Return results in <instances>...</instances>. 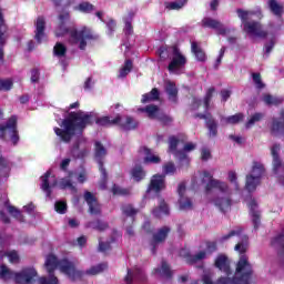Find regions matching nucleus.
<instances>
[{"label": "nucleus", "mask_w": 284, "mask_h": 284, "mask_svg": "<svg viewBox=\"0 0 284 284\" xmlns=\"http://www.w3.org/2000/svg\"><path fill=\"white\" fill-rule=\"evenodd\" d=\"M121 210H122V214L124 216H128L131 219H134V216L136 214H139V211L136 209H134V206L132 204H126V205L122 206Z\"/></svg>", "instance_id": "obj_48"}, {"label": "nucleus", "mask_w": 284, "mask_h": 284, "mask_svg": "<svg viewBox=\"0 0 284 284\" xmlns=\"http://www.w3.org/2000/svg\"><path fill=\"white\" fill-rule=\"evenodd\" d=\"M44 38H45V18L38 17L36 21L34 39L37 43H43Z\"/></svg>", "instance_id": "obj_22"}, {"label": "nucleus", "mask_w": 284, "mask_h": 284, "mask_svg": "<svg viewBox=\"0 0 284 284\" xmlns=\"http://www.w3.org/2000/svg\"><path fill=\"white\" fill-rule=\"evenodd\" d=\"M268 10L274 14V17H277L281 19L283 17L284 7L283 4L278 3L276 0H268L267 1Z\"/></svg>", "instance_id": "obj_32"}, {"label": "nucleus", "mask_w": 284, "mask_h": 284, "mask_svg": "<svg viewBox=\"0 0 284 284\" xmlns=\"http://www.w3.org/2000/svg\"><path fill=\"white\" fill-rule=\"evenodd\" d=\"M236 13L239 19H241L243 26H245V23H250V14H252V12L245 11L243 9H236Z\"/></svg>", "instance_id": "obj_52"}, {"label": "nucleus", "mask_w": 284, "mask_h": 284, "mask_svg": "<svg viewBox=\"0 0 284 284\" xmlns=\"http://www.w3.org/2000/svg\"><path fill=\"white\" fill-rule=\"evenodd\" d=\"M60 187L61 190H71L72 192H77V186H74V184H72L71 180L68 179H62L60 181Z\"/></svg>", "instance_id": "obj_57"}, {"label": "nucleus", "mask_w": 284, "mask_h": 284, "mask_svg": "<svg viewBox=\"0 0 284 284\" xmlns=\"http://www.w3.org/2000/svg\"><path fill=\"white\" fill-rule=\"evenodd\" d=\"M126 284L132 283H145L148 281V275L145 272L139 267L133 270L128 268L126 276L124 277Z\"/></svg>", "instance_id": "obj_15"}, {"label": "nucleus", "mask_w": 284, "mask_h": 284, "mask_svg": "<svg viewBox=\"0 0 284 284\" xmlns=\"http://www.w3.org/2000/svg\"><path fill=\"white\" fill-rule=\"evenodd\" d=\"M139 153L144 154V165H159V163H161V156L154 155L152 149L148 146H140Z\"/></svg>", "instance_id": "obj_19"}, {"label": "nucleus", "mask_w": 284, "mask_h": 284, "mask_svg": "<svg viewBox=\"0 0 284 284\" xmlns=\"http://www.w3.org/2000/svg\"><path fill=\"white\" fill-rule=\"evenodd\" d=\"M132 68H134V63L132 62V60H125L123 68L120 69L119 78L125 79V77H128V74L132 72Z\"/></svg>", "instance_id": "obj_43"}, {"label": "nucleus", "mask_w": 284, "mask_h": 284, "mask_svg": "<svg viewBox=\"0 0 284 284\" xmlns=\"http://www.w3.org/2000/svg\"><path fill=\"white\" fill-rule=\"evenodd\" d=\"M181 141L182 140L176 138L175 135H170L168 152L170 154H173V156L178 159L180 162L185 161L186 165H190V158L187 156V153L179 150V143H181Z\"/></svg>", "instance_id": "obj_9"}, {"label": "nucleus", "mask_w": 284, "mask_h": 284, "mask_svg": "<svg viewBox=\"0 0 284 284\" xmlns=\"http://www.w3.org/2000/svg\"><path fill=\"white\" fill-rule=\"evenodd\" d=\"M207 256V253L205 251H200L197 254H186V263L189 265H194V263H199V261H203Z\"/></svg>", "instance_id": "obj_42"}, {"label": "nucleus", "mask_w": 284, "mask_h": 284, "mask_svg": "<svg viewBox=\"0 0 284 284\" xmlns=\"http://www.w3.org/2000/svg\"><path fill=\"white\" fill-rule=\"evenodd\" d=\"M185 3H187V0L165 2V8H166V10H181V8H183V6H185Z\"/></svg>", "instance_id": "obj_50"}, {"label": "nucleus", "mask_w": 284, "mask_h": 284, "mask_svg": "<svg viewBox=\"0 0 284 284\" xmlns=\"http://www.w3.org/2000/svg\"><path fill=\"white\" fill-rule=\"evenodd\" d=\"M271 247H274L278 256H284V229L271 240Z\"/></svg>", "instance_id": "obj_24"}, {"label": "nucleus", "mask_w": 284, "mask_h": 284, "mask_svg": "<svg viewBox=\"0 0 284 284\" xmlns=\"http://www.w3.org/2000/svg\"><path fill=\"white\" fill-rule=\"evenodd\" d=\"M58 19L57 37H65V34H69L70 42L73 45L79 44V50H85V48H88V41H99V34L94 33V31L88 27H82L81 30L65 27V21H70V11H61Z\"/></svg>", "instance_id": "obj_2"}, {"label": "nucleus", "mask_w": 284, "mask_h": 284, "mask_svg": "<svg viewBox=\"0 0 284 284\" xmlns=\"http://www.w3.org/2000/svg\"><path fill=\"white\" fill-rule=\"evenodd\" d=\"M38 273L34 267L22 268L21 272L14 273L6 264L0 266V278L2 281H14L16 284H30L37 278Z\"/></svg>", "instance_id": "obj_5"}, {"label": "nucleus", "mask_w": 284, "mask_h": 284, "mask_svg": "<svg viewBox=\"0 0 284 284\" xmlns=\"http://www.w3.org/2000/svg\"><path fill=\"white\" fill-rule=\"evenodd\" d=\"M155 274H160V276H162L163 278H172L173 276V272L172 268L170 267V264H168V262H165V260H162L161 262V268H155L154 270Z\"/></svg>", "instance_id": "obj_33"}, {"label": "nucleus", "mask_w": 284, "mask_h": 284, "mask_svg": "<svg viewBox=\"0 0 284 284\" xmlns=\"http://www.w3.org/2000/svg\"><path fill=\"white\" fill-rule=\"evenodd\" d=\"M253 83L257 90H263L265 88V83H263V79L261 78V73H252Z\"/></svg>", "instance_id": "obj_56"}, {"label": "nucleus", "mask_w": 284, "mask_h": 284, "mask_svg": "<svg viewBox=\"0 0 284 284\" xmlns=\"http://www.w3.org/2000/svg\"><path fill=\"white\" fill-rule=\"evenodd\" d=\"M214 266L226 275L225 277L221 276V278H230V276H232V268L230 267V261L227 260L226 255H217Z\"/></svg>", "instance_id": "obj_18"}, {"label": "nucleus", "mask_w": 284, "mask_h": 284, "mask_svg": "<svg viewBox=\"0 0 284 284\" xmlns=\"http://www.w3.org/2000/svg\"><path fill=\"white\" fill-rule=\"evenodd\" d=\"M113 196H130V189L121 187L118 184H113L111 187Z\"/></svg>", "instance_id": "obj_47"}, {"label": "nucleus", "mask_w": 284, "mask_h": 284, "mask_svg": "<svg viewBox=\"0 0 284 284\" xmlns=\"http://www.w3.org/2000/svg\"><path fill=\"white\" fill-rule=\"evenodd\" d=\"M248 207V214L252 219V224L254 230H258L261 227V212L258 211V202H256V199L251 197V200L247 203Z\"/></svg>", "instance_id": "obj_14"}, {"label": "nucleus", "mask_w": 284, "mask_h": 284, "mask_svg": "<svg viewBox=\"0 0 284 284\" xmlns=\"http://www.w3.org/2000/svg\"><path fill=\"white\" fill-rule=\"evenodd\" d=\"M84 201L89 205V213L94 216H101V204H99V200H97V196L92 194L90 191L84 192Z\"/></svg>", "instance_id": "obj_16"}, {"label": "nucleus", "mask_w": 284, "mask_h": 284, "mask_svg": "<svg viewBox=\"0 0 284 284\" xmlns=\"http://www.w3.org/2000/svg\"><path fill=\"white\" fill-rule=\"evenodd\" d=\"M214 92H216V88H214V87H211L206 90V93L203 98L204 112H210V110H211L210 104L212 103Z\"/></svg>", "instance_id": "obj_39"}, {"label": "nucleus", "mask_w": 284, "mask_h": 284, "mask_svg": "<svg viewBox=\"0 0 284 284\" xmlns=\"http://www.w3.org/2000/svg\"><path fill=\"white\" fill-rule=\"evenodd\" d=\"M168 187L165 183V174H154L152 175L150 183L146 189V194L154 192V194H161L163 190Z\"/></svg>", "instance_id": "obj_12"}, {"label": "nucleus", "mask_w": 284, "mask_h": 284, "mask_svg": "<svg viewBox=\"0 0 284 284\" xmlns=\"http://www.w3.org/2000/svg\"><path fill=\"white\" fill-rule=\"evenodd\" d=\"M205 128L209 131L207 134L210 139H215V136H219V122L213 115H211V119L205 122Z\"/></svg>", "instance_id": "obj_30"}, {"label": "nucleus", "mask_w": 284, "mask_h": 284, "mask_svg": "<svg viewBox=\"0 0 284 284\" xmlns=\"http://www.w3.org/2000/svg\"><path fill=\"white\" fill-rule=\"evenodd\" d=\"M152 214L159 219L161 214H165V216L170 215V206L165 202V200L161 199L159 207L152 210Z\"/></svg>", "instance_id": "obj_38"}, {"label": "nucleus", "mask_w": 284, "mask_h": 284, "mask_svg": "<svg viewBox=\"0 0 284 284\" xmlns=\"http://www.w3.org/2000/svg\"><path fill=\"white\" fill-rule=\"evenodd\" d=\"M75 10H78L79 12H82L83 14H90L91 12H94L95 8H94V4L88 1H83L75 7Z\"/></svg>", "instance_id": "obj_44"}, {"label": "nucleus", "mask_w": 284, "mask_h": 284, "mask_svg": "<svg viewBox=\"0 0 284 284\" xmlns=\"http://www.w3.org/2000/svg\"><path fill=\"white\" fill-rule=\"evenodd\" d=\"M104 270H108V264L106 263H101V264H98L95 266H91L85 272H83V271H81V272L83 273V276H85V274L88 276H97V274H101V272H103Z\"/></svg>", "instance_id": "obj_41"}, {"label": "nucleus", "mask_w": 284, "mask_h": 284, "mask_svg": "<svg viewBox=\"0 0 284 284\" xmlns=\"http://www.w3.org/2000/svg\"><path fill=\"white\" fill-rule=\"evenodd\" d=\"M8 131L12 145H18L20 138L19 130L17 129V115H11L6 124H0V136H2V139L6 138V132Z\"/></svg>", "instance_id": "obj_8"}, {"label": "nucleus", "mask_w": 284, "mask_h": 284, "mask_svg": "<svg viewBox=\"0 0 284 284\" xmlns=\"http://www.w3.org/2000/svg\"><path fill=\"white\" fill-rule=\"evenodd\" d=\"M155 119L160 121V123H162L163 125H170V123H172L173 121V119L165 113H158Z\"/></svg>", "instance_id": "obj_61"}, {"label": "nucleus", "mask_w": 284, "mask_h": 284, "mask_svg": "<svg viewBox=\"0 0 284 284\" xmlns=\"http://www.w3.org/2000/svg\"><path fill=\"white\" fill-rule=\"evenodd\" d=\"M243 119H245V115L243 113H235L234 115L225 118L224 121L229 125H236V123H241Z\"/></svg>", "instance_id": "obj_49"}, {"label": "nucleus", "mask_w": 284, "mask_h": 284, "mask_svg": "<svg viewBox=\"0 0 284 284\" xmlns=\"http://www.w3.org/2000/svg\"><path fill=\"white\" fill-rule=\"evenodd\" d=\"M241 234H243V229L237 227L236 230H232L230 233H227L226 235H223L221 237V242L225 243V241H230V239H232V236H241Z\"/></svg>", "instance_id": "obj_54"}, {"label": "nucleus", "mask_w": 284, "mask_h": 284, "mask_svg": "<svg viewBox=\"0 0 284 284\" xmlns=\"http://www.w3.org/2000/svg\"><path fill=\"white\" fill-rule=\"evenodd\" d=\"M87 227H91L98 232H105V230L110 227V224L101 219H97L94 221L88 222Z\"/></svg>", "instance_id": "obj_36"}, {"label": "nucleus", "mask_w": 284, "mask_h": 284, "mask_svg": "<svg viewBox=\"0 0 284 284\" xmlns=\"http://www.w3.org/2000/svg\"><path fill=\"white\" fill-rule=\"evenodd\" d=\"M14 85L11 79L0 80V91L10 92Z\"/></svg>", "instance_id": "obj_53"}, {"label": "nucleus", "mask_w": 284, "mask_h": 284, "mask_svg": "<svg viewBox=\"0 0 284 284\" xmlns=\"http://www.w3.org/2000/svg\"><path fill=\"white\" fill-rule=\"evenodd\" d=\"M244 30L247 34H254L260 39L267 38V31L263 30V27L257 21L245 22Z\"/></svg>", "instance_id": "obj_17"}, {"label": "nucleus", "mask_w": 284, "mask_h": 284, "mask_svg": "<svg viewBox=\"0 0 284 284\" xmlns=\"http://www.w3.org/2000/svg\"><path fill=\"white\" fill-rule=\"evenodd\" d=\"M8 212L9 214H11V216H13V219H17L18 221L23 222V214L21 213V211H19L14 206L9 205Z\"/></svg>", "instance_id": "obj_55"}, {"label": "nucleus", "mask_w": 284, "mask_h": 284, "mask_svg": "<svg viewBox=\"0 0 284 284\" xmlns=\"http://www.w3.org/2000/svg\"><path fill=\"white\" fill-rule=\"evenodd\" d=\"M281 144L275 143L271 148V156L273 159L272 166H273V174L277 176V183L284 187V164L283 160H281Z\"/></svg>", "instance_id": "obj_6"}, {"label": "nucleus", "mask_w": 284, "mask_h": 284, "mask_svg": "<svg viewBox=\"0 0 284 284\" xmlns=\"http://www.w3.org/2000/svg\"><path fill=\"white\" fill-rule=\"evenodd\" d=\"M185 183H180L178 186V194L180 196L179 199V204H180V210H192V200L190 197H185Z\"/></svg>", "instance_id": "obj_20"}, {"label": "nucleus", "mask_w": 284, "mask_h": 284, "mask_svg": "<svg viewBox=\"0 0 284 284\" xmlns=\"http://www.w3.org/2000/svg\"><path fill=\"white\" fill-rule=\"evenodd\" d=\"M205 247L206 254H214V252H217L219 250V244L216 242L206 241Z\"/></svg>", "instance_id": "obj_59"}, {"label": "nucleus", "mask_w": 284, "mask_h": 284, "mask_svg": "<svg viewBox=\"0 0 284 284\" xmlns=\"http://www.w3.org/2000/svg\"><path fill=\"white\" fill-rule=\"evenodd\" d=\"M258 185H261V180H258V176H254L252 174L246 175L245 190H247V192H255Z\"/></svg>", "instance_id": "obj_35"}, {"label": "nucleus", "mask_w": 284, "mask_h": 284, "mask_svg": "<svg viewBox=\"0 0 284 284\" xmlns=\"http://www.w3.org/2000/svg\"><path fill=\"white\" fill-rule=\"evenodd\" d=\"M203 176L204 179H209V182L205 185L206 194H209V192H212V190H219L223 194L229 192L230 186L227 185V183L214 179L209 171H204Z\"/></svg>", "instance_id": "obj_11"}, {"label": "nucleus", "mask_w": 284, "mask_h": 284, "mask_svg": "<svg viewBox=\"0 0 284 284\" xmlns=\"http://www.w3.org/2000/svg\"><path fill=\"white\" fill-rule=\"evenodd\" d=\"M94 121L95 124L101 128H112L114 125H119L122 118L121 114H116L115 118L104 115L94 120V115L92 113H85L81 110L77 112L72 111L62 120L60 128L54 126L53 131L62 143H70L77 134H83L88 125H94Z\"/></svg>", "instance_id": "obj_1"}, {"label": "nucleus", "mask_w": 284, "mask_h": 284, "mask_svg": "<svg viewBox=\"0 0 284 284\" xmlns=\"http://www.w3.org/2000/svg\"><path fill=\"white\" fill-rule=\"evenodd\" d=\"M9 176H10V168H0V185L1 183H6Z\"/></svg>", "instance_id": "obj_63"}, {"label": "nucleus", "mask_w": 284, "mask_h": 284, "mask_svg": "<svg viewBox=\"0 0 284 284\" xmlns=\"http://www.w3.org/2000/svg\"><path fill=\"white\" fill-rule=\"evenodd\" d=\"M139 112H145L149 119H156L159 116V105L156 104H149L144 108L138 109Z\"/></svg>", "instance_id": "obj_40"}, {"label": "nucleus", "mask_w": 284, "mask_h": 284, "mask_svg": "<svg viewBox=\"0 0 284 284\" xmlns=\"http://www.w3.org/2000/svg\"><path fill=\"white\" fill-rule=\"evenodd\" d=\"M251 174L253 176H257L261 181V179H263V174H265V166L261 162H253Z\"/></svg>", "instance_id": "obj_45"}, {"label": "nucleus", "mask_w": 284, "mask_h": 284, "mask_svg": "<svg viewBox=\"0 0 284 284\" xmlns=\"http://www.w3.org/2000/svg\"><path fill=\"white\" fill-rule=\"evenodd\" d=\"M176 166L174 165V162H168L163 165V173L164 176H168V174H175Z\"/></svg>", "instance_id": "obj_58"}, {"label": "nucleus", "mask_w": 284, "mask_h": 284, "mask_svg": "<svg viewBox=\"0 0 284 284\" xmlns=\"http://www.w3.org/2000/svg\"><path fill=\"white\" fill-rule=\"evenodd\" d=\"M264 114L263 113H254L250 120L246 122L245 126L250 128L251 125H254V123H258L263 119Z\"/></svg>", "instance_id": "obj_62"}, {"label": "nucleus", "mask_w": 284, "mask_h": 284, "mask_svg": "<svg viewBox=\"0 0 284 284\" xmlns=\"http://www.w3.org/2000/svg\"><path fill=\"white\" fill-rule=\"evenodd\" d=\"M215 207H219L220 212H227L232 207V199L230 197H216L213 200Z\"/></svg>", "instance_id": "obj_29"}, {"label": "nucleus", "mask_w": 284, "mask_h": 284, "mask_svg": "<svg viewBox=\"0 0 284 284\" xmlns=\"http://www.w3.org/2000/svg\"><path fill=\"white\" fill-rule=\"evenodd\" d=\"M8 32V26L3 19V11L0 9V61L3 63L4 52L3 45H6V33Z\"/></svg>", "instance_id": "obj_21"}, {"label": "nucleus", "mask_w": 284, "mask_h": 284, "mask_svg": "<svg viewBox=\"0 0 284 284\" xmlns=\"http://www.w3.org/2000/svg\"><path fill=\"white\" fill-rule=\"evenodd\" d=\"M263 101L265 102L266 105H281V103H283L281 99L275 98L272 94H264Z\"/></svg>", "instance_id": "obj_51"}, {"label": "nucleus", "mask_w": 284, "mask_h": 284, "mask_svg": "<svg viewBox=\"0 0 284 284\" xmlns=\"http://www.w3.org/2000/svg\"><path fill=\"white\" fill-rule=\"evenodd\" d=\"M116 125H119L121 130H124V132H130L139 128V122L133 116L126 115L125 121L122 122V120H120V123Z\"/></svg>", "instance_id": "obj_27"}, {"label": "nucleus", "mask_w": 284, "mask_h": 284, "mask_svg": "<svg viewBox=\"0 0 284 284\" xmlns=\"http://www.w3.org/2000/svg\"><path fill=\"white\" fill-rule=\"evenodd\" d=\"M165 92L169 97V101L179 103V89L176 88V83L172 81L166 82Z\"/></svg>", "instance_id": "obj_26"}, {"label": "nucleus", "mask_w": 284, "mask_h": 284, "mask_svg": "<svg viewBox=\"0 0 284 284\" xmlns=\"http://www.w3.org/2000/svg\"><path fill=\"white\" fill-rule=\"evenodd\" d=\"M170 232H172V229H170V226H162L152 235L151 253L153 254V256L156 255V250L159 245L168 241V236H170Z\"/></svg>", "instance_id": "obj_10"}, {"label": "nucleus", "mask_w": 284, "mask_h": 284, "mask_svg": "<svg viewBox=\"0 0 284 284\" xmlns=\"http://www.w3.org/2000/svg\"><path fill=\"white\" fill-rule=\"evenodd\" d=\"M202 28H211L212 30H219V34H225L227 32L223 28V24L221 23V21L212 18L202 19Z\"/></svg>", "instance_id": "obj_25"}, {"label": "nucleus", "mask_w": 284, "mask_h": 284, "mask_svg": "<svg viewBox=\"0 0 284 284\" xmlns=\"http://www.w3.org/2000/svg\"><path fill=\"white\" fill-rule=\"evenodd\" d=\"M53 54L54 57L62 59V57H65V54H68V47H65V44H63L62 42H57L53 47Z\"/></svg>", "instance_id": "obj_46"}, {"label": "nucleus", "mask_w": 284, "mask_h": 284, "mask_svg": "<svg viewBox=\"0 0 284 284\" xmlns=\"http://www.w3.org/2000/svg\"><path fill=\"white\" fill-rule=\"evenodd\" d=\"M134 11H129L128 17L124 18V29L123 32L125 37H131V34H134V27H132V21L134 19Z\"/></svg>", "instance_id": "obj_34"}, {"label": "nucleus", "mask_w": 284, "mask_h": 284, "mask_svg": "<svg viewBox=\"0 0 284 284\" xmlns=\"http://www.w3.org/2000/svg\"><path fill=\"white\" fill-rule=\"evenodd\" d=\"M131 176L135 181V183H141L148 176L145 169L141 164H136L131 169Z\"/></svg>", "instance_id": "obj_31"}, {"label": "nucleus", "mask_w": 284, "mask_h": 284, "mask_svg": "<svg viewBox=\"0 0 284 284\" xmlns=\"http://www.w3.org/2000/svg\"><path fill=\"white\" fill-rule=\"evenodd\" d=\"M44 267L49 274V278H47V281L57 278V276H54V270H57V267H59L60 272L68 276L72 283H77V281H81V278H83V272L77 270V266L68 258L59 261L55 255L50 254L47 256Z\"/></svg>", "instance_id": "obj_4"}, {"label": "nucleus", "mask_w": 284, "mask_h": 284, "mask_svg": "<svg viewBox=\"0 0 284 284\" xmlns=\"http://www.w3.org/2000/svg\"><path fill=\"white\" fill-rule=\"evenodd\" d=\"M39 283L40 284H59V278L52 277L51 280H48V277H40Z\"/></svg>", "instance_id": "obj_64"}, {"label": "nucleus", "mask_w": 284, "mask_h": 284, "mask_svg": "<svg viewBox=\"0 0 284 284\" xmlns=\"http://www.w3.org/2000/svg\"><path fill=\"white\" fill-rule=\"evenodd\" d=\"M235 252L242 254L236 263L235 275L233 277H220L215 284H252L254 267L250 263L247 255H245L247 244L237 243L235 245Z\"/></svg>", "instance_id": "obj_3"}, {"label": "nucleus", "mask_w": 284, "mask_h": 284, "mask_svg": "<svg viewBox=\"0 0 284 284\" xmlns=\"http://www.w3.org/2000/svg\"><path fill=\"white\" fill-rule=\"evenodd\" d=\"M185 63H187V58L181 53V49L179 47H173V58L168 65L169 72H176V70H181L184 68Z\"/></svg>", "instance_id": "obj_13"}, {"label": "nucleus", "mask_w": 284, "mask_h": 284, "mask_svg": "<svg viewBox=\"0 0 284 284\" xmlns=\"http://www.w3.org/2000/svg\"><path fill=\"white\" fill-rule=\"evenodd\" d=\"M52 175V172L47 171L44 175L41 178L42 184L41 190L42 192H45L47 196H52V187H55L57 185V179L53 176V182L50 184V176Z\"/></svg>", "instance_id": "obj_23"}, {"label": "nucleus", "mask_w": 284, "mask_h": 284, "mask_svg": "<svg viewBox=\"0 0 284 284\" xmlns=\"http://www.w3.org/2000/svg\"><path fill=\"white\" fill-rule=\"evenodd\" d=\"M191 51L194 54L196 61H200L201 63H205V61H207V55L205 54V51H203V49L199 45V42H191Z\"/></svg>", "instance_id": "obj_28"}, {"label": "nucleus", "mask_w": 284, "mask_h": 284, "mask_svg": "<svg viewBox=\"0 0 284 284\" xmlns=\"http://www.w3.org/2000/svg\"><path fill=\"white\" fill-rule=\"evenodd\" d=\"M160 98L161 92H159V89L153 88L151 92L142 95L141 103H152V101H159Z\"/></svg>", "instance_id": "obj_37"}, {"label": "nucleus", "mask_w": 284, "mask_h": 284, "mask_svg": "<svg viewBox=\"0 0 284 284\" xmlns=\"http://www.w3.org/2000/svg\"><path fill=\"white\" fill-rule=\"evenodd\" d=\"M54 210L58 214H65L68 212V204L63 201H58L54 204Z\"/></svg>", "instance_id": "obj_60"}, {"label": "nucleus", "mask_w": 284, "mask_h": 284, "mask_svg": "<svg viewBox=\"0 0 284 284\" xmlns=\"http://www.w3.org/2000/svg\"><path fill=\"white\" fill-rule=\"evenodd\" d=\"M105 156H108V149L100 141H95L93 149V159L98 163L99 172L101 173L103 183H108V171L103 165Z\"/></svg>", "instance_id": "obj_7"}]
</instances>
